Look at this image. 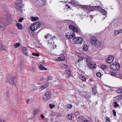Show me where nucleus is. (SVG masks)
Listing matches in <instances>:
<instances>
[{
  "label": "nucleus",
  "mask_w": 122,
  "mask_h": 122,
  "mask_svg": "<svg viewBox=\"0 0 122 122\" xmlns=\"http://www.w3.org/2000/svg\"><path fill=\"white\" fill-rule=\"evenodd\" d=\"M39 111V109H36L33 112V115H36Z\"/></svg>",
  "instance_id": "30"
},
{
  "label": "nucleus",
  "mask_w": 122,
  "mask_h": 122,
  "mask_svg": "<svg viewBox=\"0 0 122 122\" xmlns=\"http://www.w3.org/2000/svg\"><path fill=\"white\" fill-rule=\"evenodd\" d=\"M22 51L23 53L25 54L26 56H28V52L27 51V49L26 47H25L23 46L22 48Z\"/></svg>",
  "instance_id": "13"
},
{
  "label": "nucleus",
  "mask_w": 122,
  "mask_h": 122,
  "mask_svg": "<svg viewBox=\"0 0 122 122\" xmlns=\"http://www.w3.org/2000/svg\"><path fill=\"white\" fill-rule=\"evenodd\" d=\"M65 73L66 74L68 75L67 76L66 78H69L71 74V72L69 70H67L66 71H65Z\"/></svg>",
  "instance_id": "22"
},
{
  "label": "nucleus",
  "mask_w": 122,
  "mask_h": 122,
  "mask_svg": "<svg viewBox=\"0 0 122 122\" xmlns=\"http://www.w3.org/2000/svg\"><path fill=\"white\" fill-rule=\"evenodd\" d=\"M106 122H110L109 118V117H106Z\"/></svg>",
  "instance_id": "44"
},
{
  "label": "nucleus",
  "mask_w": 122,
  "mask_h": 122,
  "mask_svg": "<svg viewBox=\"0 0 122 122\" xmlns=\"http://www.w3.org/2000/svg\"><path fill=\"white\" fill-rule=\"evenodd\" d=\"M45 79V78L43 76H41L40 77V80L41 81H42Z\"/></svg>",
  "instance_id": "41"
},
{
  "label": "nucleus",
  "mask_w": 122,
  "mask_h": 122,
  "mask_svg": "<svg viewBox=\"0 0 122 122\" xmlns=\"http://www.w3.org/2000/svg\"><path fill=\"white\" fill-rule=\"evenodd\" d=\"M21 63H20V64L18 65V70H19V71H22V67H21Z\"/></svg>",
  "instance_id": "28"
},
{
  "label": "nucleus",
  "mask_w": 122,
  "mask_h": 122,
  "mask_svg": "<svg viewBox=\"0 0 122 122\" xmlns=\"http://www.w3.org/2000/svg\"><path fill=\"white\" fill-rule=\"evenodd\" d=\"M119 106V105L117 104L114 105V107H118Z\"/></svg>",
  "instance_id": "50"
},
{
  "label": "nucleus",
  "mask_w": 122,
  "mask_h": 122,
  "mask_svg": "<svg viewBox=\"0 0 122 122\" xmlns=\"http://www.w3.org/2000/svg\"><path fill=\"white\" fill-rule=\"evenodd\" d=\"M65 59V58L64 56H61L59 57H58L57 58L56 60V61H60L64 60Z\"/></svg>",
  "instance_id": "20"
},
{
  "label": "nucleus",
  "mask_w": 122,
  "mask_h": 122,
  "mask_svg": "<svg viewBox=\"0 0 122 122\" xmlns=\"http://www.w3.org/2000/svg\"><path fill=\"white\" fill-rule=\"evenodd\" d=\"M16 25L17 26L18 29L20 30H21L22 28V25L17 21L16 22Z\"/></svg>",
  "instance_id": "14"
},
{
  "label": "nucleus",
  "mask_w": 122,
  "mask_h": 122,
  "mask_svg": "<svg viewBox=\"0 0 122 122\" xmlns=\"http://www.w3.org/2000/svg\"><path fill=\"white\" fill-rule=\"evenodd\" d=\"M73 30V32H76V33H77L78 32V31L77 30V29L76 27H74V28H73V29L72 30Z\"/></svg>",
  "instance_id": "34"
},
{
  "label": "nucleus",
  "mask_w": 122,
  "mask_h": 122,
  "mask_svg": "<svg viewBox=\"0 0 122 122\" xmlns=\"http://www.w3.org/2000/svg\"><path fill=\"white\" fill-rule=\"evenodd\" d=\"M47 38L49 39L48 40L50 41H50L52 39L51 35L49 34H47V35H46V39Z\"/></svg>",
  "instance_id": "23"
},
{
  "label": "nucleus",
  "mask_w": 122,
  "mask_h": 122,
  "mask_svg": "<svg viewBox=\"0 0 122 122\" xmlns=\"http://www.w3.org/2000/svg\"><path fill=\"white\" fill-rule=\"evenodd\" d=\"M89 80L91 82H92V79H90Z\"/></svg>",
  "instance_id": "59"
},
{
  "label": "nucleus",
  "mask_w": 122,
  "mask_h": 122,
  "mask_svg": "<svg viewBox=\"0 0 122 122\" xmlns=\"http://www.w3.org/2000/svg\"><path fill=\"white\" fill-rule=\"evenodd\" d=\"M83 10L84 12L86 13H89L90 11L96 10L98 9V10L101 9L99 6H90L87 5H84L83 6Z\"/></svg>",
  "instance_id": "1"
},
{
  "label": "nucleus",
  "mask_w": 122,
  "mask_h": 122,
  "mask_svg": "<svg viewBox=\"0 0 122 122\" xmlns=\"http://www.w3.org/2000/svg\"><path fill=\"white\" fill-rule=\"evenodd\" d=\"M0 49L1 50H4V49L3 48V46L2 43L0 42Z\"/></svg>",
  "instance_id": "33"
},
{
  "label": "nucleus",
  "mask_w": 122,
  "mask_h": 122,
  "mask_svg": "<svg viewBox=\"0 0 122 122\" xmlns=\"http://www.w3.org/2000/svg\"><path fill=\"white\" fill-rule=\"evenodd\" d=\"M111 74L112 76H116L117 75V74L116 73L113 72H111Z\"/></svg>",
  "instance_id": "36"
},
{
  "label": "nucleus",
  "mask_w": 122,
  "mask_h": 122,
  "mask_svg": "<svg viewBox=\"0 0 122 122\" xmlns=\"http://www.w3.org/2000/svg\"><path fill=\"white\" fill-rule=\"evenodd\" d=\"M39 67L41 70H46V68L44 67L42 65H40Z\"/></svg>",
  "instance_id": "24"
},
{
  "label": "nucleus",
  "mask_w": 122,
  "mask_h": 122,
  "mask_svg": "<svg viewBox=\"0 0 122 122\" xmlns=\"http://www.w3.org/2000/svg\"><path fill=\"white\" fill-rule=\"evenodd\" d=\"M99 11L102 13L103 15H105V17H104L103 19H102V20H104L105 18V17H106V15L107 14V11L103 9H101Z\"/></svg>",
  "instance_id": "17"
},
{
  "label": "nucleus",
  "mask_w": 122,
  "mask_h": 122,
  "mask_svg": "<svg viewBox=\"0 0 122 122\" xmlns=\"http://www.w3.org/2000/svg\"><path fill=\"white\" fill-rule=\"evenodd\" d=\"M67 117L70 120H71L72 119V114H69L67 116Z\"/></svg>",
  "instance_id": "29"
},
{
  "label": "nucleus",
  "mask_w": 122,
  "mask_h": 122,
  "mask_svg": "<svg viewBox=\"0 0 122 122\" xmlns=\"http://www.w3.org/2000/svg\"><path fill=\"white\" fill-rule=\"evenodd\" d=\"M70 7V6H69L68 7V8H69Z\"/></svg>",
  "instance_id": "61"
},
{
  "label": "nucleus",
  "mask_w": 122,
  "mask_h": 122,
  "mask_svg": "<svg viewBox=\"0 0 122 122\" xmlns=\"http://www.w3.org/2000/svg\"><path fill=\"white\" fill-rule=\"evenodd\" d=\"M6 19L5 21H0V28H3L6 25H8L9 22L11 19V17L9 15H7L6 16Z\"/></svg>",
  "instance_id": "3"
},
{
  "label": "nucleus",
  "mask_w": 122,
  "mask_h": 122,
  "mask_svg": "<svg viewBox=\"0 0 122 122\" xmlns=\"http://www.w3.org/2000/svg\"><path fill=\"white\" fill-rule=\"evenodd\" d=\"M43 100L44 102H45L46 101V99H45V97H43Z\"/></svg>",
  "instance_id": "52"
},
{
  "label": "nucleus",
  "mask_w": 122,
  "mask_h": 122,
  "mask_svg": "<svg viewBox=\"0 0 122 122\" xmlns=\"http://www.w3.org/2000/svg\"><path fill=\"white\" fill-rule=\"evenodd\" d=\"M45 96H46V93L45 92Z\"/></svg>",
  "instance_id": "63"
},
{
  "label": "nucleus",
  "mask_w": 122,
  "mask_h": 122,
  "mask_svg": "<svg viewBox=\"0 0 122 122\" xmlns=\"http://www.w3.org/2000/svg\"><path fill=\"white\" fill-rule=\"evenodd\" d=\"M30 19L32 21H34L38 20L39 18L38 17H35L32 16L30 17Z\"/></svg>",
  "instance_id": "21"
},
{
  "label": "nucleus",
  "mask_w": 122,
  "mask_h": 122,
  "mask_svg": "<svg viewBox=\"0 0 122 122\" xmlns=\"http://www.w3.org/2000/svg\"><path fill=\"white\" fill-rule=\"evenodd\" d=\"M29 99H27L26 101V102L27 103H28V102L29 101Z\"/></svg>",
  "instance_id": "53"
},
{
  "label": "nucleus",
  "mask_w": 122,
  "mask_h": 122,
  "mask_svg": "<svg viewBox=\"0 0 122 122\" xmlns=\"http://www.w3.org/2000/svg\"><path fill=\"white\" fill-rule=\"evenodd\" d=\"M86 63L87 66L91 69L92 68L93 64L90 61V58L87 57L86 59Z\"/></svg>",
  "instance_id": "9"
},
{
  "label": "nucleus",
  "mask_w": 122,
  "mask_h": 122,
  "mask_svg": "<svg viewBox=\"0 0 122 122\" xmlns=\"http://www.w3.org/2000/svg\"><path fill=\"white\" fill-rule=\"evenodd\" d=\"M44 37L45 38H46V36H45Z\"/></svg>",
  "instance_id": "62"
},
{
  "label": "nucleus",
  "mask_w": 122,
  "mask_h": 122,
  "mask_svg": "<svg viewBox=\"0 0 122 122\" xmlns=\"http://www.w3.org/2000/svg\"><path fill=\"white\" fill-rule=\"evenodd\" d=\"M40 117L42 118V119H43L44 118V116L43 114H41Z\"/></svg>",
  "instance_id": "48"
},
{
  "label": "nucleus",
  "mask_w": 122,
  "mask_h": 122,
  "mask_svg": "<svg viewBox=\"0 0 122 122\" xmlns=\"http://www.w3.org/2000/svg\"><path fill=\"white\" fill-rule=\"evenodd\" d=\"M15 77L14 76H11L8 78L7 82L10 84L11 86H15V84L14 82Z\"/></svg>",
  "instance_id": "5"
},
{
  "label": "nucleus",
  "mask_w": 122,
  "mask_h": 122,
  "mask_svg": "<svg viewBox=\"0 0 122 122\" xmlns=\"http://www.w3.org/2000/svg\"><path fill=\"white\" fill-rule=\"evenodd\" d=\"M73 39L74 40V43L75 44H81L82 43V38L81 37H75V36Z\"/></svg>",
  "instance_id": "7"
},
{
  "label": "nucleus",
  "mask_w": 122,
  "mask_h": 122,
  "mask_svg": "<svg viewBox=\"0 0 122 122\" xmlns=\"http://www.w3.org/2000/svg\"><path fill=\"white\" fill-rule=\"evenodd\" d=\"M51 97V94L50 92H46V101L48 100Z\"/></svg>",
  "instance_id": "15"
},
{
  "label": "nucleus",
  "mask_w": 122,
  "mask_h": 122,
  "mask_svg": "<svg viewBox=\"0 0 122 122\" xmlns=\"http://www.w3.org/2000/svg\"><path fill=\"white\" fill-rule=\"evenodd\" d=\"M79 78L83 81H85L86 80L85 77L84 76H80Z\"/></svg>",
  "instance_id": "27"
},
{
  "label": "nucleus",
  "mask_w": 122,
  "mask_h": 122,
  "mask_svg": "<svg viewBox=\"0 0 122 122\" xmlns=\"http://www.w3.org/2000/svg\"><path fill=\"white\" fill-rule=\"evenodd\" d=\"M52 77L51 76H47V77L46 79H47V81H48L49 80H51L52 79Z\"/></svg>",
  "instance_id": "32"
},
{
  "label": "nucleus",
  "mask_w": 122,
  "mask_h": 122,
  "mask_svg": "<svg viewBox=\"0 0 122 122\" xmlns=\"http://www.w3.org/2000/svg\"><path fill=\"white\" fill-rule=\"evenodd\" d=\"M83 59V57H80L78 60V61L79 62V61L82 60Z\"/></svg>",
  "instance_id": "43"
},
{
  "label": "nucleus",
  "mask_w": 122,
  "mask_h": 122,
  "mask_svg": "<svg viewBox=\"0 0 122 122\" xmlns=\"http://www.w3.org/2000/svg\"><path fill=\"white\" fill-rule=\"evenodd\" d=\"M23 20V18L21 17L20 18V19L18 21L20 22H21Z\"/></svg>",
  "instance_id": "46"
},
{
  "label": "nucleus",
  "mask_w": 122,
  "mask_h": 122,
  "mask_svg": "<svg viewBox=\"0 0 122 122\" xmlns=\"http://www.w3.org/2000/svg\"><path fill=\"white\" fill-rule=\"evenodd\" d=\"M40 88H39V89H42V90H41V91L43 89L45 88H46V87L45 86H41V87L40 86Z\"/></svg>",
  "instance_id": "45"
},
{
  "label": "nucleus",
  "mask_w": 122,
  "mask_h": 122,
  "mask_svg": "<svg viewBox=\"0 0 122 122\" xmlns=\"http://www.w3.org/2000/svg\"><path fill=\"white\" fill-rule=\"evenodd\" d=\"M88 49V47L86 45H85L83 47V50L85 51H87Z\"/></svg>",
  "instance_id": "26"
},
{
  "label": "nucleus",
  "mask_w": 122,
  "mask_h": 122,
  "mask_svg": "<svg viewBox=\"0 0 122 122\" xmlns=\"http://www.w3.org/2000/svg\"><path fill=\"white\" fill-rule=\"evenodd\" d=\"M97 86H94L92 88V92L94 94H96L98 93V92L97 89Z\"/></svg>",
  "instance_id": "18"
},
{
  "label": "nucleus",
  "mask_w": 122,
  "mask_h": 122,
  "mask_svg": "<svg viewBox=\"0 0 122 122\" xmlns=\"http://www.w3.org/2000/svg\"><path fill=\"white\" fill-rule=\"evenodd\" d=\"M64 67H65V68H66L67 67V66L66 65H64Z\"/></svg>",
  "instance_id": "54"
},
{
  "label": "nucleus",
  "mask_w": 122,
  "mask_h": 122,
  "mask_svg": "<svg viewBox=\"0 0 122 122\" xmlns=\"http://www.w3.org/2000/svg\"><path fill=\"white\" fill-rule=\"evenodd\" d=\"M69 28L70 29L72 30L73 29V28H74V27L72 25H70L69 26Z\"/></svg>",
  "instance_id": "42"
},
{
  "label": "nucleus",
  "mask_w": 122,
  "mask_h": 122,
  "mask_svg": "<svg viewBox=\"0 0 122 122\" xmlns=\"http://www.w3.org/2000/svg\"><path fill=\"white\" fill-rule=\"evenodd\" d=\"M114 104H115V105L117 104V102H114Z\"/></svg>",
  "instance_id": "56"
},
{
  "label": "nucleus",
  "mask_w": 122,
  "mask_h": 122,
  "mask_svg": "<svg viewBox=\"0 0 122 122\" xmlns=\"http://www.w3.org/2000/svg\"><path fill=\"white\" fill-rule=\"evenodd\" d=\"M83 67H84V68H83V69H85L86 66H83Z\"/></svg>",
  "instance_id": "57"
},
{
  "label": "nucleus",
  "mask_w": 122,
  "mask_h": 122,
  "mask_svg": "<svg viewBox=\"0 0 122 122\" xmlns=\"http://www.w3.org/2000/svg\"><path fill=\"white\" fill-rule=\"evenodd\" d=\"M101 68L102 69L104 70L107 68V67L106 65H102L101 66Z\"/></svg>",
  "instance_id": "25"
},
{
  "label": "nucleus",
  "mask_w": 122,
  "mask_h": 122,
  "mask_svg": "<svg viewBox=\"0 0 122 122\" xmlns=\"http://www.w3.org/2000/svg\"><path fill=\"white\" fill-rule=\"evenodd\" d=\"M114 59L113 56L110 55L106 59V61L108 63H111L113 62Z\"/></svg>",
  "instance_id": "10"
},
{
  "label": "nucleus",
  "mask_w": 122,
  "mask_h": 122,
  "mask_svg": "<svg viewBox=\"0 0 122 122\" xmlns=\"http://www.w3.org/2000/svg\"><path fill=\"white\" fill-rule=\"evenodd\" d=\"M55 122H58V121H56Z\"/></svg>",
  "instance_id": "64"
},
{
  "label": "nucleus",
  "mask_w": 122,
  "mask_h": 122,
  "mask_svg": "<svg viewBox=\"0 0 122 122\" xmlns=\"http://www.w3.org/2000/svg\"><path fill=\"white\" fill-rule=\"evenodd\" d=\"M22 0H16L15 8L16 10L21 13L23 12Z\"/></svg>",
  "instance_id": "2"
},
{
  "label": "nucleus",
  "mask_w": 122,
  "mask_h": 122,
  "mask_svg": "<svg viewBox=\"0 0 122 122\" xmlns=\"http://www.w3.org/2000/svg\"><path fill=\"white\" fill-rule=\"evenodd\" d=\"M74 32L70 31L67 33L65 34L66 36L69 39H73L75 37Z\"/></svg>",
  "instance_id": "8"
},
{
  "label": "nucleus",
  "mask_w": 122,
  "mask_h": 122,
  "mask_svg": "<svg viewBox=\"0 0 122 122\" xmlns=\"http://www.w3.org/2000/svg\"><path fill=\"white\" fill-rule=\"evenodd\" d=\"M72 107L71 105L70 104H68L67 105V107L69 109H71Z\"/></svg>",
  "instance_id": "38"
},
{
  "label": "nucleus",
  "mask_w": 122,
  "mask_h": 122,
  "mask_svg": "<svg viewBox=\"0 0 122 122\" xmlns=\"http://www.w3.org/2000/svg\"><path fill=\"white\" fill-rule=\"evenodd\" d=\"M41 22L38 21H36L33 23L31 25L30 29L31 30L33 31H36L37 29L39 28L41 26Z\"/></svg>",
  "instance_id": "4"
},
{
  "label": "nucleus",
  "mask_w": 122,
  "mask_h": 122,
  "mask_svg": "<svg viewBox=\"0 0 122 122\" xmlns=\"http://www.w3.org/2000/svg\"><path fill=\"white\" fill-rule=\"evenodd\" d=\"M117 99H118V101H119V100H120V98H117Z\"/></svg>",
  "instance_id": "58"
},
{
  "label": "nucleus",
  "mask_w": 122,
  "mask_h": 122,
  "mask_svg": "<svg viewBox=\"0 0 122 122\" xmlns=\"http://www.w3.org/2000/svg\"><path fill=\"white\" fill-rule=\"evenodd\" d=\"M122 33V30L121 29L119 30H115L114 32V34L116 36L118 34Z\"/></svg>",
  "instance_id": "19"
},
{
  "label": "nucleus",
  "mask_w": 122,
  "mask_h": 122,
  "mask_svg": "<svg viewBox=\"0 0 122 122\" xmlns=\"http://www.w3.org/2000/svg\"><path fill=\"white\" fill-rule=\"evenodd\" d=\"M96 75L98 77H100L101 75V73L99 72H98L97 73Z\"/></svg>",
  "instance_id": "37"
},
{
  "label": "nucleus",
  "mask_w": 122,
  "mask_h": 122,
  "mask_svg": "<svg viewBox=\"0 0 122 122\" xmlns=\"http://www.w3.org/2000/svg\"><path fill=\"white\" fill-rule=\"evenodd\" d=\"M97 41V38L96 37L94 36H92L90 39V41L92 45H94L95 42Z\"/></svg>",
  "instance_id": "11"
},
{
  "label": "nucleus",
  "mask_w": 122,
  "mask_h": 122,
  "mask_svg": "<svg viewBox=\"0 0 122 122\" xmlns=\"http://www.w3.org/2000/svg\"><path fill=\"white\" fill-rule=\"evenodd\" d=\"M20 44L19 43H16L14 45V47L15 48H16L20 46Z\"/></svg>",
  "instance_id": "31"
},
{
  "label": "nucleus",
  "mask_w": 122,
  "mask_h": 122,
  "mask_svg": "<svg viewBox=\"0 0 122 122\" xmlns=\"http://www.w3.org/2000/svg\"><path fill=\"white\" fill-rule=\"evenodd\" d=\"M32 54L33 56H39V54L37 53H32Z\"/></svg>",
  "instance_id": "35"
},
{
  "label": "nucleus",
  "mask_w": 122,
  "mask_h": 122,
  "mask_svg": "<svg viewBox=\"0 0 122 122\" xmlns=\"http://www.w3.org/2000/svg\"><path fill=\"white\" fill-rule=\"evenodd\" d=\"M117 92L118 93H121L122 92V89H118L117 91Z\"/></svg>",
  "instance_id": "39"
},
{
  "label": "nucleus",
  "mask_w": 122,
  "mask_h": 122,
  "mask_svg": "<svg viewBox=\"0 0 122 122\" xmlns=\"http://www.w3.org/2000/svg\"><path fill=\"white\" fill-rule=\"evenodd\" d=\"M122 96V95H120L118 96H117V97H121Z\"/></svg>",
  "instance_id": "55"
},
{
  "label": "nucleus",
  "mask_w": 122,
  "mask_h": 122,
  "mask_svg": "<svg viewBox=\"0 0 122 122\" xmlns=\"http://www.w3.org/2000/svg\"><path fill=\"white\" fill-rule=\"evenodd\" d=\"M113 112V113L114 115V116H116V112L114 110H112Z\"/></svg>",
  "instance_id": "47"
},
{
  "label": "nucleus",
  "mask_w": 122,
  "mask_h": 122,
  "mask_svg": "<svg viewBox=\"0 0 122 122\" xmlns=\"http://www.w3.org/2000/svg\"><path fill=\"white\" fill-rule=\"evenodd\" d=\"M47 41H48L47 46L51 49H53L54 48V46L51 43V41H50L49 40H47Z\"/></svg>",
  "instance_id": "12"
},
{
  "label": "nucleus",
  "mask_w": 122,
  "mask_h": 122,
  "mask_svg": "<svg viewBox=\"0 0 122 122\" xmlns=\"http://www.w3.org/2000/svg\"><path fill=\"white\" fill-rule=\"evenodd\" d=\"M97 67V66H96V64H93V66H92V68H96Z\"/></svg>",
  "instance_id": "49"
},
{
  "label": "nucleus",
  "mask_w": 122,
  "mask_h": 122,
  "mask_svg": "<svg viewBox=\"0 0 122 122\" xmlns=\"http://www.w3.org/2000/svg\"><path fill=\"white\" fill-rule=\"evenodd\" d=\"M83 122H90L88 120H85Z\"/></svg>",
  "instance_id": "51"
},
{
  "label": "nucleus",
  "mask_w": 122,
  "mask_h": 122,
  "mask_svg": "<svg viewBox=\"0 0 122 122\" xmlns=\"http://www.w3.org/2000/svg\"><path fill=\"white\" fill-rule=\"evenodd\" d=\"M95 43V44H94V45H95L97 47H99L101 46V42L99 40H97Z\"/></svg>",
  "instance_id": "16"
},
{
  "label": "nucleus",
  "mask_w": 122,
  "mask_h": 122,
  "mask_svg": "<svg viewBox=\"0 0 122 122\" xmlns=\"http://www.w3.org/2000/svg\"><path fill=\"white\" fill-rule=\"evenodd\" d=\"M120 66V64L117 63H114L110 66V68L113 70L116 71L118 70Z\"/></svg>",
  "instance_id": "6"
},
{
  "label": "nucleus",
  "mask_w": 122,
  "mask_h": 122,
  "mask_svg": "<svg viewBox=\"0 0 122 122\" xmlns=\"http://www.w3.org/2000/svg\"><path fill=\"white\" fill-rule=\"evenodd\" d=\"M49 106L50 108L52 109L53 107H54L55 105H52L51 104H50L49 105Z\"/></svg>",
  "instance_id": "40"
},
{
  "label": "nucleus",
  "mask_w": 122,
  "mask_h": 122,
  "mask_svg": "<svg viewBox=\"0 0 122 122\" xmlns=\"http://www.w3.org/2000/svg\"><path fill=\"white\" fill-rule=\"evenodd\" d=\"M2 122V119H0V122Z\"/></svg>",
  "instance_id": "60"
}]
</instances>
